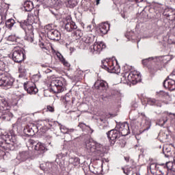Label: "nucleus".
<instances>
[{
    "label": "nucleus",
    "instance_id": "nucleus-19",
    "mask_svg": "<svg viewBox=\"0 0 175 175\" xmlns=\"http://www.w3.org/2000/svg\"><path fill=\"white\" fill-rule=\"evenodd\" d=\"M110 29V24L104 23H101L98 26V31L102 33V35H106L109 30Z\"/></svg>",
    "mask_w": 175,
    "mask_h": 175
},
{
    "label": "nucleus",
    "instance_id": "nucleus-50",
    "mask_svg": "<svg viewBox=\"0 0 175 175\" xmlns=\"http://www.w3.org/2000/svg\"><path fill=\"white\" fill-rule=\"evenodd\" d=\"M130 120H131V121H136V120H137V116H135V118L131 116Z\"/></svg>",
    "mask_w": 175,
    "mask_h": 175
},
{
    "label": "nucleus",
    "instance_id": "nucleus-32",
    "mask_svg": "<svg viewBox=\"0 0 175 175\" xmlns=\"http://www.w3.org/2000/svg\"><path fill=\"white\" fill-rule=\"evenodd\" d=\"M57 58H59V61H61V62H62V64H63V65H64V66H66L67 68H69V66H70V64H69V62H66V60L65 59L64 56L61 54V53L58 52L57 53Z\"/></svg>",
    "mask_w": 175,
    "mask_h": 175
},
{
    "label": "nucleus",
    "instance_id": "nucleus-45",
    "mask_svg": "<svg viewBox=\"0 0 175 175\" xmlns=\"http://www.w3.org/2000/svg\"><path fill=\"white\" fill-rule=\"evenodd\" d=\"M6 67V64L3 61L0 60V70L3 72L5 70V68Z\"/></svg>",
    "mask_w": 175,
    "mask_h": 175
},
{
    "label": "nucleus",
    "instance_id": "nucleus-9",
    "mask_svg": "<svg viewBox=\"0 0 175 175\" xmlns=\"http://www.w3.org/2000/svg\"><path fill=\"white\" fill-rule=\"evenodd\" d=\"M107 136L109 140H111V144L113 146L116 144V142L121 137V134L116 128L112 129L107 133Z\"/></svg>",
    "mask_w": 175,
    "mask_h": 175
},
{
    "label": "nucleus",
    "instance_id": "nucleus-42",
    "mask_svg": "<svg viewBox=\"0 0 175 175\" xmlns=\"http://www.w3.org/2000/svg\"><path fill=\"white\" fill-rule=\"evenodd\" d=\"M68 4L70 8H75L77 5V1L76 0H69Z\"/></svg>",
    "mask_w": 175,
    "mask_h": 175
},
{
    "label": "nucleus",
    "instance_id": "nucleus-16",
    "mask_svg": "<svg viewBox=\"0 0 175 175\" xmlns=\"http://www.w3.org/2000/svg\"><path fill=\"white\" fill-rule=\"evenodd\" d=\"M164 88H167L170 91H174L175 90V80L172 79H166L163 83Z\"/></svg>",
    "mask_w": 175,
    "mask_h": 175
},
{
    "label": "nucleus",
    "instance_id": "nucleus-58",
    "mask_svg": "<svg viewBox=\"0 0 175 175\" xmlns=\"http://www.w3.org/2000/svg\"><path fill=\"white\" fill-rule=\"evenodd\" d=\"M136 2L140 3V2H143V0H135Z\"/></svg>",
    "mask_w": 175,
    "mask_h": 175
},
{
    "label": "nucleus",
    "instance_id": "nucleus-15",
    "mask_svg": "<svg viewBox=\"0 0 175 175\" xmlns=\"http://www.w3.org/2000/svg\"><path fill=\"white\" fill-rule=\"evenodd\" d=\"M65 24V29L68 32H72V31H75V29H77V25L76 23L73 22L72 19H68L64 22Z\"/></svg>",
    "mask_w": 175,
    "mask_h": 175
},
{
    "label": "nucleus",
    "instance_id": "nucleus-6",
    "mask_svg": "<svg viewBox=\"0 0 175 175\" xmlns=\"http://www.w3.org/2000/svg\"><path fill=\"white\" fill-rule=\"evenodd\" d=\"M132 83V84H137L139 81H142V76L137 71H131L129 74L126 73L123 75V79H126Z\"/></svg>",
    "mask_w": 175,
    "mask_h": 175
},
{
    "label": "nucleus",
    "instance_id": "nucleus-34",
    "mask_svg": "<svg viewBox=\"0 0 175 175\" xmlns=\"http://www.w3.org/2000/svg\"><path fill=\"white\" fill-rule=\"evenodd\" d=\"M157 57H150L146 59H144L142 60V64L144 66H147V65H150V64H151V62H155V59Z\"/></svg>",
    "mask_w": 175,
    "mask_h": 175
},
{
    "label": "nucleus",
    "instance_id": "nucleus-62",
    "mask_svg": "<svg viewBox=\"0 0 175 175\" xmlns=\"http://www.w3.org/2000/svg\"><path fill=\"white\" fill-rule=\"evenodd\" d=\"M50 125V126H53V124H51V123L49 124Z\"/></svg>",
    "mask_w": 175,
    "mask_h": 175
},
{
    "label": "nucleus",
    "instance_id": "nucleus-8",
    "mask_svg": "<svg viewBox=\"0 0 175 175\" xmlns=\"http://www.w3.org/2000/svg\"><path fill=\"white\" fill-rule=\"evenodd\" d=\"M116 129L120 132L121 136H128L131 133L129 124L126 122L118 124Z\"/></svg>",
    "mask_w": 175,
    "mask_h": 175
},
{
    "label": "nucleus",
    "instance_id": "nucleus-11",
    "mask_svg": "<svg viewBox=\"0 0 175 175\" xmlns=\"http://www.w3.org/2000/svg\"><path fill=\"white\" fill-rule=\"evenodd\" d=\"M30 143L32 144V148L35 150L36 152H38V154H44L46 152V146L44 145V144H42L40 142L36 143L33 141H30Z\"/></svg>",
    "mask_w": 175,
    "mask_h": 175
},
{
    "label": "nucleus",
    "instance_id": "nucleus-22",
    "mask_svg": "<svg viewBox=\"0 0 175 175\" xmlns=\"http://www.w3.org/2000/svg\"><path fill=\"white\" fill-rule=\"evenodd\" d=\"M152 64L153 65L152 69H153L154 72H157L158 70H162V69H163V63L161 61L155 59L154 62H152Z\"/></svg>",
    "mask_w": 175,
    "mask_h": 175
},
{
    "label": "nucleus",
    "instance_id": "nucleus-49",
    "mask_svg": "<svg viewBox=\"0 0 175 175\" xmlns=\"http://www.w3.org/2000/svg\"><path fill=\"white\" fill-rule=\"evenodd\" d=\"M3 16H2V14H0V25L1 24H2L3 21Z\"/></svg>",
    "mask_w": 175,
    "mask_h": 175
},
{
    "label": "nucleus",
    "instance_id": "nucleus-27",
    "mask_svg": "<svg viewBox=\"0 0 175 175\" xmlns=\"http://www.w3.org/2000/svg\"><path fill=\"white\" fill-rule=\"evenodd\" d=\"M155 58H156L157 61H160L163 64H166V62H165V61H167V62H169V61H172V59H173V57L170 55L155 57Z\"/></svg>",
    "mask_w": 175,
    "mask_h": 175
},
{
    "label": "nucleus",
    "instance_id": "nucleus-18",
    "mask_svg": "<svg viewBox=\"0 0 175 175\" xmlns=\"http://www.w3.org/2000/svg\"><path fill=\"white\" fill-rule=\"evenodd\" d=\"M30 157H31V154H29V151L25 150V151L19 152L16 159L18 161H21V162H24V161H27V159H28V158H29Z\"/></svg>",
    "mask_w": 175,
    "mask_h": 175
},
{
    "label": "nucleus",
    "instance_id": "nucleus-59",
    "mask_svg": "<svg viewBox=\"0 0 175 175\" xmlns=\"http://www.w3.org/2000/svg\"><path fill=\"white\" fill-rule=\"evenodd\" d=\"M148 129H150V126L148 127H147L146 129H144V131H148Z\"/></svg>",
    "mask_w": 175,
    "mask_h": 175
},
{
    "label": "nucleus",
    "instance_id": "nucleus-12",
    "mask_svg": "<svg viewBox=\"0 0 175 175\" xmlns=\"http://www.w3.org/2000/svg\"><path fill=\"white\" fill-rule=\"evenodd\" d=\"M24 88L25 91H27V94H30L32 95H36V94H38L39 91L38 90V88H36V85H35V83H32V85H31L29 84V83H25Z\"/></svg>",
    "mask_w": 175,
    "mask_h": 175
},
{
    "label": "nucleus",
    "instance_id": "nucleus-61",
    "mask_svg": "<svg viewBox=\"0 0 175 175\" xmlns=\"http://www.w3.org/2000/svg\"><path fill=\"white\" fill-rule=\"evenodd\" d=\"M45 121H46V122H50V120H49V119H46Z\"/></svg>",
    "mask_w": 175,
    "mask_h": 175
},
{
    "label": "nucleus",
    "instance_id": "nucleus-56",
    "mask_svg": "<svg viewBox=\"0 0 175 175\" xmlns=\"http://www.w3.org/2000/svg\"><path fill=\"white\" fill-rule=\"evenodd\" d=\"M41 66L42 68H47V66L46 64H42Z\"/></svg>",
    "mask_w": 175,
    "mask_h": 175
},
{
    "label": "nucleus",
    "instance_id": "nucleus-31",
    "mask_svg": "<svg viewBox=\"0 0 175 175\" xmlns=\"http://www.w3.org/2000/svg\"><path fill=\"white\" fill-rule=\"evenodd\" d=\"M4 148V150H5L6 151H8V150H10V151H13L16 148V144L14 142L10 141V142H8L5 145V148Z\"/></svg>",
    "mask_w": 175,
    "mask_h": 175
},
{
    "label": "nucleus",
    "instance_id": "nucleus-30",
    "mask_svg": "<svg viewBox=\"0 0 175 175\" xmlns=\"http://www.w3.org/2000/svg\"><path fill=\"white\" fill-rule=\"evenodd\" d=\"M158 166V164L155 163H151L149 167H148V170H150V173H152V174L157 175Z\"/></svg>",
    "mask_w": 175,
    "mask_h": 175
},
{
    "label": "nucleus",
    "instance_id": "nucleus-23",
    "mask_svg": "<svg viewBox=\"0 0 175 175\" xmlns=\"http://www.w3.org/2000/svg\"><path fill=\"white\" fill-rule=\"evenodd\" d=\"M45 166L46 167H44V169H42L44 172H46L50 174H52V173H54V172H55V165H54L53 163H46L45 164Z\"/></svg>",
    "mask_w": 175,
    "mask_h": 175
},
{
    "label": "nucleus",
    "instance_id": "nucleus-5",
    "mask_svg": "<svg viewBox=\"0 0 175 175\" xmlns=\"http://www.w3.org/2000/svg\"><path fill=\"white\" fill-rule=\"evenodd\" d=\"M14 83V79L6 72L0 73V86L7 87L10 88Z\"/></svg>",
    "mask_w": 175,
    "mask_h": 175
},
{
    "label": "nucleus",
    "instance_id": "nucleus-14",
    "mask_svg": "<svg viewBox=\"0 0 175 175\" xmlns=\"http://www.w3.org/2000/svg\"><path fill=\"white\" fill-rule=\"evenodd\" d=\"M90 49L93 54H98V53H100L103 49H106V45L103 42H100L99 44H98V42H95L90 46Z\"/></svg>",
    "mask_w": 175,
    "mask_h": 175
},
{
    "label": "nucleus",
    "instance_id": "nucleus-17",
    "mask_svg": "<svg viewBox=\"0 0 175 175\" xmlns=\"http://www.w3.org/2000/svg\"><path fill=\"white\" fill-rule=\"evenodd\" d=\"M163 15L167 17L171 21H175V11L170 8H165L163 12Z\"/></svg>",
    "mask_w": 175,
    "mask_h": 175
},
{
    "label": "nucleus",
    "instance_id": "nucleus-33",
    "mask_svg": "<svg viewBox=\"0 0 175 175\" xmlns=\"http://www.w3.org/2000/svg\"><path fill=\"white\" fill-rule=\"evenodd\" d=\"M68 162L70 165L79 166V165H80V159L79 157H70Z\"/></svg>",
    "mask_w": 175,
    "mask_h": 175
},
{
    "label": "nucleus",
    "instance_id": "nucleus-53",
    "mask_svg": "<svg viewBox=\"0 0 175 175\" xmlns=\"http://www.w3.org/2000/svg\"><path fill=\"white\" fill-rule=\"evenodd\" d=\"M123 172L124 174L129 175V172H128L127 170H125L124 168H123Z\"/></svg>",
    "mask_w": 175,
    "mask_h": 175
},
{
    "label": "nucleus",
    "instance_id": "nucleus-41",
    "mask_svg": "<svg viewBox=\"0 0 175 175\" xmlns=\"http://www.w3.org/2000/svg\"><path fill=\"white\" fill-rule=\"evenodd\" d=\"M165 166H166V164L165 165L161 164L158 165L157 172H159V173H165V171H162V169H167V168H165Z\"/></svg>",
    "mask_w": 175,
    "mask_h": 175
},
{
    "label": "nucleus",
    "instance_id": "nucleus-55",
    "mask_svg": "<svg viewBox=\"0 0 175 175\" xmlns=\"http://www.w3.org/2000/svg\"><path fill=\"white\" fill-rule=\"evenodd\" d=\"M124 159H125L126 162H129V157H125Z\"/></svg>",
    "mask_w": 175,
    "mask_h": 175
},
{
    "label": "nucleus",
    "instance_id": "nucleus-64",
    "mask_svg": "<svg viewBox=\"0 0 175 175\" xmlns=\"http://www.w3.org/2000/svg\"><path fill=\"white\" fill-rule=\"evenodd\" d=\"M100 121L103 122V119H100Z\"/></svg>",
    "mask_w": 175,
    "mask_h": 175
},
{
    "label": "nucleus",
    "instance_id": "nucleus-36",
    "mask_svg": "<svg viewBox=\"0 0 175 175\" xmlns=\"http://www.w3.org/2000/svg\"><path fill=\"white\" fill-rule=\"evenodd\" d=\"M157 96L159 98H162L163 99H166L167 96H169V93L163 92V91H160L159 92H157Z\"/></svg>",
    "mask_w": 175,
    "mask_h": 175
},
{
    "label": "nucleus",
    "instance_id": "nucleus-40",
    "mask_svg": "<svg viewBox=\"0 0 175 175\" xmlns=\"http://www.w3.org/2000/svg\"><path fill=\"white\" fill-rule=\"evenodd\" d=\"M74 36H77V38H81L83 36V33L81 32V30L77 29L74 31Z\"/></svg>",
    "mask_w": 175,
    "mask_h": 175
},
{
    "label": "nucleus",
    "instance_id": "nucleus-57",
    "mask_svg": "<svg viewBox=\"0 0 175 175\" xmlns=\"http://www.w3.org/2000/svg\"><path fill=\"white\" fill-rule=\"evenodd\" d=\"M38 2H40L41 3H43L44 2V0H38Z\"/></svg>",
    "mask_w": 175,
    "mask_h": 175
},
{
    "label": "nucleus",
    "instance_id": "nucleus-28",
    "mask_svg": "<svg viewBox=\"0 0 175 175\" xmlns=\"http://www.w3.org/2000/svg\"><path fill=\"white\" fill-rule=\"evenodd\" d=\"M14 26L17 27V22L13 18H10L5 22V27L8 29H12Z\"/></svg>",
    "mask_w": 175,
    "mask_h": 175
},
{
    "label": "nucleus",
    "instance_id": "nucleus-37",
    "mask_svg": "<svg viewBox=\"0 0 175 175\" xmlns=\"http://www.w3.org/2000/svg\"><path fill=\"white\" fill-rule=\"evenodd\" d=\"M102 64H103L105 66H114V63H113V61L110 60H103Z\"/></svg>",
    "mask_w": 175,
    "mask_h": 175
},
{
    "label": "nucleus",
    "instance_id": "nucleus-26",
    "mask_svg": "<svg viewBox=\"0 0 175 175\" xmlns=\"http://www.w3.org/2000/svg\"><path fill=\"white\" fill-rule=\"evenodd\" d=\"M164 169H167V170H170L175 173V157L174 158L173 161L166 163V166H164Z\"/></svg>",
    "mask_w": 175,
    "mask_h": 175
},
{
    "label": "nucleus",
    "instance_id": "nucleus-20",
    "mask_svg": "<svg viewBox=\"0 0 175 175\" xmlns=\"http://www.w3.org/2000/svg\"><path fill=\"white\" fill-rule=\"evenodd\" d=\"M94 88L96 90H107V82L102 80H98L94 83Z\"/></svg>",
    "mask_w": 175,
    "mask_h": 175
},
{
    "label": "nucleus",
    "instance_id": "nucleus-63",
    "mask_svg": "<svg viewBox=\"0 0 175 175\" xmlns=\"http://www.w3.org/2000/svg\"><path fill=\"white\" fill-rule=\"evenodd\" d=\"M136 174H137V175H140V174H139V173H137Z\"/></svg>",
    "mask_w": 175,
    "mask_h": 175
},
{
    "label": "nucleus",
    "instance_id": "nucleus-3",
    "mask_svg": "<svg viewBox=\"0 0 175 175\" xmlns=\"http://www.w3.org/2000/svg\"><path fill=\"white\" fill-rule=\"evenodd\" d=\"M85 146L88 152H92L95 155H102V153L105 151L103 145L94 140H87L85 142Z\"/></svg>",
    "mask_w": 175,
    "mask_h": 175
},
{
    "label": "nucleus",
    "instance_id": "nucleus-21",
    "mask_svg": "<svg viewBox=\"0 0 175 175\" xmlns=\"http://www.w3.org/2000/svg\"><path fill=\"white\" fill-rule=\"evenodd\" d=\"M96 40V36L90 35V36H85L82 38V42L86 43V44H91L94 43Z\"/></svg>",
    "mask_w": 175,
    "mask_h": 175
},
{
    "label": "nucleus",
    "instance_id": "nucleus-43",
    "mask_svg": "<svg viewBox=\"0 0 175 175\" xmlns=\"http://www.w3.org/2000/svg\"><path fill=\"white\" fill-rule=\"evenodd\" d=\"M133 35H135L133 31H129L125 34V36L127 39H133Z\"/></svg>",
    "mask_w": 175,
    "mask_h": 175
},
{
    "label": "nucleus",
    "instance_id": "nucleus-7",
    "mask_svg": "<svg viewBox=\"0 0 175 175\" xmlns=\"http://www.w3.org/2000/svg\"><path fill=\"white\" fill-rule=\"evenodd\" d=\"M12 58L14 62L16 64H21L24 59H25V55L24 51L21 49H14L12 51Z\"/></svg>",
    "mask_w": 175,
    "mask_h": 175
},
{
    "label": "nucleus",
    "instance_id": "nucleus-39",
    "mask_svg": "<svg viewBox=\"0 0 175 175\" xmlns=\"http://www.w3.org/2000/svg\"><path fill=\"white\" fill-rule=\"evenodd\" d=\"M18 72L20 73H22V75H25L27 73V69H25V68L23 66L20 65L18 66Z\"/></svg>",
    "mask_w": 175,
    "mask_h": 175
},
{
    "label": "nucleus",
    "instance_id": "nucleus-13",
    "mask_svg": "<svg viewBox=\"0 0 175 175\" xmlns=\"http://www.w3.org/2000/svg\"><path fill=\"white\" fill-rule=\"evenodd\" d=\"M147 103L148 105H150V106H156V107H162V104L165 103V105H167V101H162L161 100H157L155 98H148L147 99Z\"/></svg>",
    "mask_w": 175,
    "mask_h": 175
},
{
    "label": "nucleus",
    "instance_id": "nucleus-51",
    "mask_svg": "<svg viewBox=\"0 0 175 175\" xmlns=\"http://www.w3.org/2000/svg\"><path fill=\"white\" fill-rule=\"evenodd\" d=\"M161 172H165V174H166V172L169 173V170H167V169H164L163 167L161 169Z\"/></svg>",
    "mask_w": 175,
    "mask_h": 175
},
{
    "label": "nucleus",
    "instance_id": "nucleus-44",
    "mask_svg": "<svg viewBox=\"0 0 175 175\" xmlns=\"http://www.w3.org/2000/svg\"><path fill=\"white\" fill-rule=\"evenodd\" d=\"M27 133H29V135H33L35 131L33 130V129H31V128H29V127H27V128L25 129V133H27Z\"/></svg>",
    "mask_w": 175,
    "mask_h": 175
},
{
    "label": "nucleus",
    "instance_id": "nucleus-2",
    "mask_svg": "<svg viewBox=\"0 0 175 175\" xmlns=\"http://www.w3.org/2000/svg\"><path fill=\"white\" fill-rule=\"evenodd\" d=\"M10 106L8 103V98H0V113H2V116L0 118L5 121H10V119L13 117V113H10Z\"/></svg>",
    "mask_w": 175,
    "mask_h": 175
},
{
    "label": "nucleus",
    "instance_id": "nucleus-46",
    "mask_svg": "<svg viewBox=\"0 0 175 175\" xmlns=\"http://www.w3.org/2000/svg\"><path fill=\"white\" fill-rule=\"evenodd\" d=\"M47 111H50L51 113H54V107L48 105L46 107Z\"/></svg>",
    "mask_w": 175,
    "mask_h": 175
},
{
    "label": "nucleus",
    "instance_id": "nucleus-35",
    "mask_svg": "<svg viewBox=\"0 0 175 175\" xmlns=\"http://www.w3.org/2000/svg\"><path fill=\"white\" fill-rule=\"evenodd\" d=\"M102 68L109 73H114V72H116V67L114 66H109L107 67V66H105V64H103Z\"/></svg>",
    "mask_w": 175,
    "mask_h": 175
},
{
    "label": "nucleus",
    "instance_id": "nucleus-38",
    "mask_svg": "<svg viewBox=\"0 0 175 175\" xmlns=\"http://www.w3.org/2000/svg\"><path fill=\"white\" fill-rule=\"evenodd\" d=\"M166 122H167V119H163V118L159 120L157 125H159V126H163Z\"/></svg>",
    "mask_w": 175,
    "mask_h": 175
},
{
    "label": "nucleus",
    "instance_id": "nucleus-10",
    "mask_svg": "<svg viewBox=\"0 0 175 175\" xmlns=\"http://www.w3.org/2000/svg\"><path fill=\"white\" fill-rule=\"evenodd\" d=\"M47 37L51 40L58 42L61 40V33L57 29H51L47 32Z\"/></svg>",
    "mask_w": 175,
    "mask_h": 175
},
{
    "label": "nucleus",
    "instance_id": "nucleus-24",
    "mask_svg": "<svg viewBox=\"0 0 175 175\" xmlns=\"http://www.w3.org/2000/svg\"><path fill=\"white\" fill-rule=\"evenodd\" d=\"M1 139H3V142H2V144L0 145V147L5 148V146H6L7 143L12 142V135L9 134L3 135L1 136Z\"/></svg>",
    "mask_w": 175,
    "mask_h": 175
},
{
    "label": "nucleus",
    "instance_id": "nucleus-25",
    "mask_svg": "<svg viewBox=\"0 0 175 175\" xmlns=\"http://www.w3.org/2000/svg\"><path fill=\"white\" fill-rule=\"evenodd\" d=\"M59 126L62 133H64V135H70L75 131L72 129H69L66 128V126L62 125L61 124H59Z\"/></svg>",
    "mask_w": 175,
    "mask_h": 175
},
{
    "label": "nucleus",
    "instance_id": "nucleus-1",
    "mask_svg": "<svg viewBox=\"0 0 175 175\" xmlns=\"http://www.w3.org/2000/svg\"><path fill=\"white\" fill-rule=\"evenodd\" d=\"M66 87V81L63 78H57L51 81L49 90L55 94H60V92H64V91H65Z\"/></svg>",
    "mask_w": 175,
    "mask_h": 175
},
{
    "label": "nucleus",
    "instance_id": "nucleus-60",
    "mask_svg": "<svg viewBox=\"0 0 175 175\" xmlns=\"http://www.w3.org/2000/svg\"><path fill=\"white\" fill-rule=\"evenodd\" d=\"M100 1V0H96V5H99Z\"/></svg>",
    "mask_w": 175,
    "mask_h": 175
},
{
    "label": "nucleus",
    "instance_id": "nucleus-4",
    "mask_svg": "<svg viewBox=\"0 0 175 175\" xmlns=\"http://www.w3.org/2000/svg\"><path fill=\"white\" fill-rule=\"evenodd\" d=\"M17 25L25 31L27 40L32 43L33 42V26L28 21V19L17 21Z\"/></svg>",
    "mask_w": 175,
    "mask_h": 175
},
{
    "label": "nucleus",
    "instance_id": "nucleus-48",
    "mask_svg": "<svg viewBox=\"0 0 175 175\" xmlns=\"http://www.w3.org/2000/svg\"><path fill=\"white\" fill-rule=\"evenodd\" d=\"M84 126H85V124L84 123H79L78 126H79V128H81V129H83V128H84Z\"/></svg>",
    "mask_w": 175,
    "mask_h": 175
},
{
    "label": "nucleus",
    "instance_id": "nucleus-54",
    "mask_svg": "<svg viewBox=\"0 0 175 175\" xmlns=\"http://www.w3.org/2000/svg\"><path fill=\"white\" fill-rule=\"evenodd\" d=\"M75 50H76V49L74 47H70V53H73V51H75Z\"/></svg>",
    "mask_w": 175,
    "mask_h": 175
},
{
    "label": "nucleus",
    "instance_id": "nucleus-52",
    "mask_svg": "<svg viewBox=\"0 0 175 175\" xmlns=\"http://www.w3.org/2000/svg\"><path fill=\"white\" fill-rule=\"evenodd\" d=\"M169 174V172H167V171H166V174H165V172H161V174H156V175H168Z\"/></svg>",
    "mask_w": 175,
    "mask_h": 175
},
{
    "label": "nucleus",
    "instance_id": "nucleus-29",
    "mask_svg": "<svg viewBox=\"0 0 175 175\" xmlns=\"http://www.w3.org/2000/svg\"><path fill=\"white\" fill-rule=\"evenodd\" d=\"M23 8L25 12H31L33 9V3L32 1H25L23 4Z\"/></svg>",
    "mask_w": 175,
    "mask_h": 175
},
{
    "label": "nucleus",
    "instance_id": "nucleus-47",
    "mask_svg": "<svg viewBox=\"0 0 175 175\" xmlns=\"http://www.w3.org/2000/svg\"><path fill=\"white\" fill-rule=\"evenodd\" d=\"M40 47L41 48V49H46V46L44 45V43H43V42H40Z\"/></svg>",
    "mask_w": 175,
    "mask_h": 175
}]
</instances>
